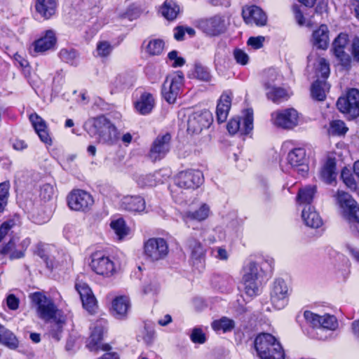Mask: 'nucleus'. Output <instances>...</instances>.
Here are the masks:
<instances>
[{
  "label": "nucleus",
  "mask_w": 359,
  "mask_h": 359,
  "mask_svg": "<svg viewBox=\"0 0 359 359\" xmlns=\"http://www.w3.org/2000/svg\"><path fill=\"white\" fill-rule=\"evenodd\" d=\"M210 215V208L206 203L202 204L197 210H186L181 213V218L185 225L190 227L194 222H201Z\"/></svg>",
  "instance_id": "21"
},
{
  "label": "nucleus",
  "mask_w": 359,
  "mask_h": 359,
  "mask_svg": "<svg viewBox=\"0 0 359 359\" xmlns=\"http://www.w3.org/2000/svg\"><path fill=\"white\" fill-rule=\"evenodd\" d=\"M242 15L244 21L248 25L255 24L262 27L266 25L267 16L266 13L257 6H245L243 8Z\"/></svg>",
  "instance_id": "20"
},
{
  "label": "nucleus",
  "mask_w": 359,
  "mask_h": 359,
  "mask_svg": "<svg viewBox=\"0 0 359 359\" xmlns=\"http://www.w3.org/2000/svg\"><path fill=\"white\" fill-rule=\"evenodd\" d=\"M57 6V0H34L36 13L45 20L50 19L55 14Z\"/></svg>",
  "instance_id": "26"
},
{
  "label": "nucleus",
  "mask_w": 359,
  "mask_h": 359,
  "mask_svg": "<svg viewBox=\"0 0 359 359\" xmlns=\"http://www.w3.org/2000/svg\"><path fill=\"white\" fill-rule=\"evenodd\" d=\"M266 97L274 103H279L289 98L290 94L285 88L276 86L266 90Z\"/></svg>",
  "instance_id": "34"
},
{
  "label": "nucleus",
  "mask_w": 359,
  "mask_h": 359,
  "mask_svg": "<svg viewBox=\"0 0 359 359\" xmlns=\"http://www.w3.org/2000/svg\"><path fill=\"white\" fill-rule=\"evenodd\" d=\"M245 294L249 297L258 294L259 283L258 279H242Z\"/></svg>",
  "instance_id": "46"
},
{
  "label": "nucleus",
  "mask_w": 359,
  "mask_h": 359,
  "mask_svg": "<svg viewBox=\"0 0 359 359\" xmlns=\"http://www.w3.org/2000/svg\"><path fill=\"white\" fill-rule=\"evenodd\" d=\"M90 267L97 275L109 277L116 271L113 259L104 252L97 251L90 257Z\"/></svg>",
  "instance_id": "6"
},
{
  "label": "nucleus",
  "mask_w": 359,
  "mask_h": 359,
  "mask_svg": "<svg viewBox=\"0 0 359 359\" xmlns=\"http://www.w3.org/2000/svg\"><path fill=\"white\" fill-rule=\"evenodd\" d=\"M212 122L211 113L208 110L192 114L188 119L187 130L192 133H199L208 128Z\"/></svg>",
  "instance_id": "17"
},
{
  "label": "nucleus",
  "mask_w": 359,
  "mask_h": 359,
  "mask_svg": "<svg viewBox=\"0 0 359 359\" xmlns=\"http://www.w3.org/2000/svg\"><path fill=\"white\" fill-rule=\"evenodd\" d=\"M348 130L345 123L341 120H333L330 122L327 133L332 136L344 135Z\"/></svg>",
  "instance_id": "41"
},
{
  "label": "nucleus",
  "mask_w": 359,
  "mask_h": 359,
  "mask_svg": "<svg viewBox=\"0 0 359 359\" xmlns=\"http://www.w3.org/2000/svg\"><path fill=\"white\" fill-rule=\"evenodd\" d=\"M110 226L118 236V239H122L128 234L129 229L126 226L125 221L123 219H118L112 221Z\"/></svg>",
  "instance_id": "47"
},
{
  "label": "nucleus",
  "mask_w": 359,
  "mask_h": 359,
  "mask_svg": "<svg viewBox=\"0 0 359 359\" xmlns=\"http://www.w3.org/2000/svg\"><path fill=\"white\" fill-rule=\"evenodd\" d=\"M53 323L50 327V334L57 341L60 340L65 324V318L62 313L59 314L56 319H52Z\"/></svg>",
  "instance_id": "44"
},
{
  "label": "nucleus",
  "mask_w": 359,
  "mask_h": 359,
  "mask_svg": "<svg viewBox=\"0 0 359 359\" xmlns=\"http://www.w3.org/2000/svg\"><path fill=\"white\" fill-rule=\"evenodd\" d=\"M335 159L333 158H328L323 165L320 171V176L326 183L331 184L335 180Z\"/></svg>",
  "instance_id": "35"
},
{
  "label": "nucleus",
  "mask_w": 359,
  "mask_h": 359,
  "mask_svg": "<svg viewBox=\"0 0 359 359\" xmlns=\"http://www.w3.org/2000/svg\"><path fill=\"white\" fill-rule=\"evenodd\" d=\"M113 50V47L106 41H100L97 44L96 53L97 55L101 57H106L110 55Z\"/></svg>",
  "instance_id": "51"
},
{
  "label": "nucleus",
  "mask_w": 359,
  "mask_h": 359,
  "mask_svg": "<svg viewBox=\"0 0 359 359\" xmlns=\"http://www.w3.org/2000/svg\"><path fill=\"white\" fill-rule=\"evenodd\" d=\"M265 38L262 36H252L250 37L248 41V44L255 49L260 48L263 46L264 41Z\"/></svg>",
  "instance_id": "63"
},
{
  "label": "nucleus",
  "mask_w": 359,
  "mask_h": 359,
  "mask_svg": "<svg viewBox=\"0 0 359 359\" xmlns=\"http://www.w3.org/2000/svg\"><path fill=\"white\" fill-rule=\"evenodd\" d=\"M68 207L74 211L85 212L94 203L92 196L81 189L72 191L67 198Z\"/></svg>",
  "instance_id": "11"
},
{
  "label": "nucleus",
  "mask_w": 359,
  "mask_h": 359,
  "mask_svg": "<svg viewBox=\"0 0 359 359\" xmlns=\"http://www.w3.org/2000/svg\"><path fill=\"white\" fill-rule=\"evenodd\" d=\"M56 43L55 34L53 30H47L44 36L36 40L30 47L32 54L43 53L52 49Z\"/></svg>",
  "instance_id": "23"
},
{
  "label": "nucleus",
  "mask_w": 359,
  "mask_h": 359,
  "mask_svg": "<svg viewBox=\"0 0 359 359\" xmlns=\"http://www.w3.org/2000/svg\"><path fill=\"white\" fill-rule=\"evenodd\" d=\"M234 327V321L227 317H222L212 323V327L215 331L222 330L224 332H227L231 331Z\"/></svg>",
  "instance_id": "42"
},
{
  "label": "nucleus",
  "mask_w": 359,
  "mask_h": 359,
  "mask_svg": "<svg viewBox=\"0 0 359 359\" xmlns=\"http://www.w3.org/2000/svg\"><path fill=\"white\" fill-rule=\"evenodd\" d=\"M214 256L215 258L226 261L229 258V254L225 248L222 247H217L213 250Z\"/></svg>",
  "instance_id": "64"
},
{
  "label": "nucleus",
  "mask_w": 359,
  "mask_h": 359,
  "mask_svg": "<svg viewBox=\"0 0 359 359\" xmlns=\"http://www.w3.org/2000/svg\"><path fill=\"white\" fill-rule=\"evenodd\" d=\"M300 114L294 108L276 110L271 114V123L280 128L292 130L301 122Z\"/></svg>",
  "instance_id": "5"
},
{
  "label": "nucleus",
  "mask_w": 359,
  "mask_h": 359,
  "mask_svg": "<svg viewBox=\"0 0 359 359\" xmlns=\"http://www.w3.org/2000/svg\"><path fill=\"white\" fill-rule=\"evenodd\" d=\"M333 197L343 217L351 222L359 223V206L353 197L348 193L340 190H338ZM356 229L359 233V224Z\"/></svg>",
  "instance_id": "4"
},
{
  "label": "nucleus",
  "mask_w": 359,
  "mask_h": 359,
  "mask_svg": "<svg viewBox=\"0 0 359 359\" xmlns=\"http://www.w3.org/2000/svg\"><path fill=\"white\" fill-rule=\"evenodd\" d=\"M120 206L129 212H142L146 204L144 199L140 196L127 195L121 198Z\"/></svg>",
  "instance_id": "27"
},
{
  "label": "nucleus",
  "mask_w": 359,
  "mask_h": 359,
  "mask_svg": "<svg viewBox=\"0 0 359 359\" xmlns=\"http://www.w3.org/2000/svg\"><path fill=\"white\" fill-rule=\"evenodd\" d=\"M289 297V287L282 278L275 280L273 283L270 299L272 305L277 309H283L287 304Z\"/></svg>",
  "instance_id": "12"
},
{
  "label": "nucleus",
  "mask_w": 359,
  "mask_h": 359,
  "mask_svg": "<svg viewBox=\"0 0 359 359\" xmlns=\"http://www.w3.org/2000/svg\"><path fill=\"white\" fill-rule=\"evenodd\" d=\"M316 192L314 186H307L299 190L297 196V202L299 204H310Z\"/></svg>",
  "instance_id": "39"
},
{
  "label": "nucleus",
  "mask_w": 359,
  "mask_h": 359,
  "mask_svg": "<svg viewBox=\"0 0 359 359\" xmlns=\"http://www.w3.org/2000/svg\"><path fill=\"white\" fill-rule=\"evenodd\" d=\"M316 70L323 78L328 77L330 74L329 63L324 58H318L317 61Z\"/></svg>",
  "instance_id": "53"
},
{
  "label": "nucleus",
  "mask_w": 359,
  "mask_h": 359,
  "mask_svg": "<svg viewBox=\"0 0 359 359\" xmlns=\"http://www.w3.org/2000/svg\"><path fill=\"white\" fill-rule=\"evenodd\" d=\"M111 83L116 88L130 86L132 85V81L128 79L126 74H119L116 75L111 81Z\"/></svg>",
  "instance_id": "55"
},
{
  "label": "nucleus",
  "mask_w": 359,
  "mask_h": 359,
  "mask_svg": "<svg viewBox=\"0 0 359 359\" xmlns=\"http://www.w3.org/2000/svg\"><path fill=\"white\" fill-rule=\"evenodd\" d=\"M144 255L150 262L163 259L168 254V245L162 238H151L144 243Z\"/></svg>",
  "instance_id": "7"
},
{
  "label": "nucleus",
  "mask_w": 359,
  "mask_h": 359,
  "mask_svg": "<svg viewBox=\"0 0 359 359\" xmlns=\"http://www.w3.org/2000/svg\"><path fill=\"white\" fill-rule=\"evenodd\" d=\"M254 344L260 359H285L281 344L272 334L261 333L256 337Z\"/></svg>",
  "instance_id": "2"
},
{
  "label": "nucleus",
  "mask_w": 359,
  "mask_h": 359,
  "mask_svg": "<svg viewBox=\"0 0 359 359\" xmlns=\"http://www.w3.org/2000/svg\"><path fill=\"white\" fill-rule=\"evenodd\" d=\"M160 12L167 20H173L180 13V7L173 0H165L161 7Z\"/></svg>",
  "instance_id": "37"
},
{
  "label": "nucleus",
  "mask_w": 359,
  "mask_h": 359,
  "mask_svg": "<svg viewBox=\"0 0 359 359\" xmlns=\"http://www.w3.org/2000/svg\"><path fill=\"white\" fill-rule=\"evenodd\" d=\"M10 184L8 182L0 183V212L7 205L9 197Z\"/></svg>",
  "instance_id": "50"
},
{
  "label": "nucleus",
  "mask_w": 359,
  "mask_h": 359,
  "mask_svg": "<svg viewBox=\"0 0 359 359\" xmlns=\"http://www.w3.org/2000/svg\"><path fill=\"white\" fill-rule=\"evenodd\" d=\"M341 177L344 184L349 188H354L355 183L354 179L348 169H343L341 173Z\"/></svg>",
  "instance_id": "59"
},
{
  "label": "nucleus",
  "mask_w": 359,
  "mask_h": 359,
  "mask_svg": "<svg viewBox=\"0 0 359 359\" xmlns=\"http://www.w3.org/2000/svg\"><path fill=\"white\" fill-rule=\"evenodd\" d=\"M59 56L62 60L71 65H76L79 62V54L72 48H62L59 53Z\"/></svg>",
  "instance_id": "45"
},
{
  "label": "nucleus",
  "mask_w": 359,
  "mask_h": 359,
  "mask_svg": "<svg viewBox=\"0 0 359 359\" xmlns=\"http://www.w3.org/2000/svg\"><path fill=\"white\" fill-rule=\"evenodd\" d=\"M29 298L36 307L37 316L46 320L56 319L62 312L57 309L53 300L47 297L42 292H35L29 294Z\"/></svg>",
  "instance_id": "3"
},
{
  "label": "nucleus",
  "mask_w": 359,
  "mask_h": 359,
  "mask_svg": "<svg viewBox=\"0 0 359 359\" xmlns=\"http://www.w3.org/2000/svg\"><path fill=\"white\" fill-rule=\"evenodd\" d=\"M338 109L351 118L359 116V90L351 88L346 95L341 96L337 102Z\"/></svg>",
  "instance_id": "8"
},
{
  "label": "nucleus",
  "mask_w": 359,
  "mask_h": 359,
  "mask_svg": "<svg viewBox=\"0 0 359 359\" xmlns=\"http://www.w3.org/2000/svg\"><path fill=\"white\" fill-rule=\"evenodd\" d=\"M203 182V175L199 170L189 169L180 172L175 177L177 187L184 189H196Z\"/></svg>",
  "instance_id": "10"
},
{
  "label": "nucleus",
  "mask_w": 359,
  "mask_h": 359,
  "mask_svg": "<svg viewBox=\"0 0 359 359\" xmlns=\"http://www.w3.org/2000/svg\"><path fill=\"white\" fill-rule=\"evenodd\" d=\"M25 249L16 245L15 240L11 239L0 250V254L8 256L11 259H19L24 256Z\"/></svg>",
  "instance_id": "33"
},
{
  "label": "nucleus",
  "mask_w": 359,
  "mask_h": 359,
  "mask_svg": "<svg viewBox=\"0 0 359 359\" xmlns=\"http://www.w3.org/2000/svg\"><path fill=\"white\" fill-rule=\"evenodd\" d=\"M0 343L12 350L16 349L19 346L16 336L3 326H0Z\"/></svg>",
  "instance_id": "36"
},
{
  "label": "nucleus",
  "mask_w": 359,
  "mask_h": 359,
  "mask_svg": "<svg viewBox=\"0 0 359 359\" xmlns=\"http://www.w3.org/2000/svg\"><path fill=\"white\" fill-rule=\"evenodd\" d=\"M94 126L97 130L100 142L111 144L118 140L116 127L106 117H97L94 121Z\"/></svg>",
  "instance_id": "9"
},
{
  "label": "nucleus",
  "mask_w": 359,
  "mask_h": 359,
  "mask_svg": "<svg viewBox=\"0 0 359 359\" xmlns=\"http://www.w3.org/2000/svg\"><path fill=\"white\" fill-rule=\"evenodd\" d=\"M155 106L154 95L149 92L142 93L135 102V110L141 115L150 114Z\"/></svg>",
  "instance_id": "28"
},
{
  "label": "nucleus",
  "mask_w": 359,
  "mask_h": 359,
  "mask_svg": "<svg viewBox=\"0 0 359 359\" xmlns=\"http://www.w3.org/2000/svg\"><path fill=\"white\" fill-rule=\"evenodd\" d=\"M191 339L194 343L203 344L205 341V337L201 329L194 328L191 334Z\"/></svg>",
  "instance_id": "60"
},
{
  "label": "nucleus",
  "mask_w": 359,
  "mask_h": 359,
  "mask_svg": "<svg viewBox=\"0 0 359 359\" xmlns=\"http://www.w3.org/2000/svg\"><path fill=\"white\" fill-rule=\"evenodd\" d=\"M199 27L209 36H217L225 32L226 23L224 16L217 15L201 20Z\"/></svg>",
  "instance_id": "18"
},
{
  "label": "nucleus",
  "mask_w": 359,
  "mask_h": 359,
  "mask_svg": "<svg viewBox=\"0 0 359 359\" xmlns=\"http://www.w3.org/2000/svg\"><path fill=\"white\" fill-rule=\"evenodd\" d=\"M302 217L305 224L311 228H319L323 224L320 216L313 207H305L302 210Z\"/></svg>",
  "instance_id": "31"
},
{
  "label": "nucleus",
  "mask_w": 359,
  "mask_h": 359,
  "mask_svg": "<svg viewBox=\"0 0 359 359\" xmlns=\"http://www.w3.org/2000/svg\"><path fill=\"white\" fill-rule=\"evenodd\" d=\"M170 141L171 136L169 133L157 136L150 147L149 158L156 162L165 158L170 150Z\"/></svg>",
  "instance_id": "13"
},
{
  "label": "nucleus",
  "mask_w": 359,
  "mask_h": 359,
  "mask_svg": "<svg viewBox=\"0 0 359 359\" xmlns=\"http://www.w3.org/2000/svg\"><path fill=\"white\" fill-rule=\"evenodd\" d=\"M15 226L13 220H8L2 223L0 226V242L8 233L10 230Z\"/></svg>",
  "instance_id": "61"
},
{
  "label": "nucleus",
  "mask_w": 359,
  "mask_h": 359,
  "mask_svg": "<svg viewBox=\"0 0 359 359\" xmlns=\"http://www.w3.org/2000/svg\"><path fill=\"white\" fill-rule=\"evenodd\" d=\"M288 163L294 168L299 175L304 177L309 168L306 164V151L303 148H295L287 155Z\"/></svg>",
  "instance_id": "19"
},
{
  "label": "nucleus",
  "mask_w": 359,
  "mask_h": 359,
  "mask_svg": "<svg viewBox=\"0 0 359 359\" xmlns=\"http://www.w3.org/2000/svg\"><path fill=\"white\" fill-rule=\"evenodd\" d=\"M329 88L330 86L325 81H316L311 87V95L314 99L322 101Z\"/></svg>",
  "instance_id": "40"
},
{
  "label": "nucleus",
  "mask_w": 359,
  "mask_h": 359,
  "mask_svg": "<svg viewBox=\"0 0 359 359\" xmlns=\"http://www.w3.org/2000/svg\"><path fill=\"white\" fill-rule=\"evenodd\" d=\"M187 244L191 252V258L194 262H201L204 259L205 249L198 241L191 238Z\"/></svg>",
  "instance_id": "38"
},
{
  "label": "nucleus",
  "mask_w": 359,
  "mask_h": 359,
  "mask_svg": "<svg viewBox=\"0 0 359 359\" xmlns=\"http://www.w3.org/2000/svg\"><path fill=\"white\" fill-rule=\"evenodd\" d=\"M14 59L19 64V65L22 68H23L25 75L28 76L27 74H29V67L28 61L18 53H15L14 55Z\"/></svg>",
  "instance_id": "62"
},
{
  "label": "nucleus",
  "mask_w": 359,
  "mask_h": 359,
  "mask_svg": "<svg viewBox=\"0 0 359 359\" xmlns=\"http://www.w3.org/2000/svg\"><path fill=\"white\" fill-rule=\"evenodd\" d=\"M233 56L237 63L245 65L248 63L249 56L241 49H236L233 51Z\"/></svg>",
  "instance_id": "57"
},
{
  "label": "nucleus",
  "mask_w": 359,
  "mask_h": 359,
  "mask_svg": "<svg viewBox=\"0 0 359 359\" xmlns=\"http://www.w3.org/2000/svg\"><path fill=\"white\" fill-rule=\"evenodd\" d=\"M75 289L80 295L83 308L88 313H95L97 309V301L88 285L77 278L75 282Z\"/></svg>",
  "instance_id": "14"
},
{
  "label": "nucleus",
  "mask_w": 359,
  "mask_h": 359,
  "mask_svg": "<svg viewBox=\"0 0 359 359\" xmlns=\"http://www.w3.org/2000/svg\"><path fill=\"white\" fill-rule=\"evenodd\" d=\"M168 59L172 62L171 66L173 67H182L185 63L183 57H179L176 50H172L168 53Z\"/></svg>",
  "instance_id": "58"
},
{
  "label": "nucleus",
  "mask_w": 359,
  "mask_h": 359,
  "mask_svg": "<svg viewBox=\"0 0 359 359\" xmlns=\"http://www.w3.org/2000/svg\"><path fill=\"white\" fill-rule=\"evenodd\" d=\"M282 80L281 76L274 69H269L265 72V90L269 88V86H276V82H280Z\"/></svg>",
  "instance_id": "48"
},
{
  "label": "nucleus",
  "mask_w": 359,
  "mask_h": 359,
  "mask_svg": "<svg viewBox=\"0 0 359 359\" xmlns=\"http://www.w3.org/2000/svg\"><path fill=\"white\" fill-rule=\"evenodd\" d=\"M183 76L175 75L167 76L162 88V94L168 103H174L180 94Z\"/></svg>",
  "instance_id": "16"
},
{
  "label": "nucleus",
  "mask_w": 359,
  "mask_h": 359,
  "mask_svg": "<svg viewBox=\"0 0 359 359\" xmlns=\"http://www.w3.org/2000/svg\"><path fill=\"white\" fill-rule=\"evenodd\" d=\"M304 316L306 322L313 328V337L320 340L327 339L330 335L327 332L334 331L339 326L336 317L332 315L324 314L320 316L311 311H306Z\"/></svg>",
  "instance_id": "1"
},
{
  "label": "nucleus",
  "mask_w": 359,
  "mask_h": 359,
  "mask_svg": "<svg viewBox=\"0 0 359 359\" xmlns=\"http://www.w3.org/2000/svg\"><path fill=\"white\" fill-rule=\"evenodd\" d=\"M348 42V35L345 33H340L332 43L334 54L344 67H348L351 61L350 55L344 51Z\"/></svg>",
  "instance_id": "22"
},
{
  "label": "nucleus",
  "mask_w": 359,
  "mask_h": 359,
  "mask_svg": "<svg viewBox=\"0 0 359 359\" xmlns=\"http://www.w3.org/2000/svg\"><path fill=\"white\" fill-rule=\"evenodd\" d=\"M138 183L141 186H154L156 184V174L142 175L138 179Z\"/></svg>",
  "instance_id": "56"
},
{
  "label": "nucleus",
  "mask_w": 359,
  "mask_h": 359,
  "mask_svg": "<svg viewBox=\"0 0 359 359\" xmlns=\"http://www.w3.org/2000/svg\"><path fill=\"white\" fill-rule=\"evenodd\" d=\"M29 121L40 140L45 144H51L52 140L46 121L36 113L30 114Z\"/></svg>",
  "instance_id": "25"
},
{
  "label": "nucleus",
  "mask_w": 359,
  "mask_h": 359,
  "mask_svg": "<svg viewBox=\"0 0 359 359\" xmlns=\"http://www.w3.org/2000/svg\"><path fill=\"white\" fill-rule=\"evenodd\" d=\"M130 307V300L127 297H117L112 302L111 313L116 318L122 319L126 316Z\"/></svg>",
  "instance_id": "29"
},
{
  "label": "nucleus",
  "mask_w": 359,
  "mask_h": 359,
  "mask_svg": "<svg viewBox=\"0 0 359 359\" xmlns=\"http://www.w3.org/2000/svg\"><path fill=\"white\" fill-rule=\"evenodd\" d=\"M231 104V96L228 93H223L217 106L216 114L217 121L223 123L226 121Z\"/></svg>",
  "instance_id": "32"
},
{
  "label": "nucleus",
  "mask_w": 359,
  "mask_h": 359,
  "mask_svg": "<svg viewBox=\"0 0 359 359\" xmlns=\"http://www.w3.org/2000/svg\"><path fill=\"white\" fill-rule=\"evenodd\" d=\"M194 74L196 79L203 81H209L211 78V75L208 68L200 65H196L195 66Z\"/></svg>",
  "instance_id": "52"
},
{
  "label": "nucleus",
  "mask_w": 359,
  "mask_h": 359,
  "mask_svg": "<svg viewBox=\"0 0 359 359\" xmlns=\"http://www.w3.org/2000/svg\"><path fill=\"white\" fill-rule=\"evenodd\" d=\"M330 31L326 25H321L313 29L311 35V42L312 45L318 49L326 50L329 46Z\"/></svg>",
  "instance_id": "24"
},
{
  "label": "nucleus",
  "mask_w": 359,
  "mask_h": 359,
  "mask_svg": "<svg viewBox=\"0 0 359 359\" xmlns=\"http://www.w3.org/2000/svg\"><path fill=\"white\" fill-rule=\"evenodd\" d=\"M229 133L233 135L238 132L242 134L249 133L253 128V112L248 109L245 110L244 116L233 118L226 126Z\"/></svg>",
  "instance_id": "15"
},
{
  "label": "nucleus",
  "mask_w": 359,
  "mask_h": 359,
  "mask_svg": "<svg viewBox=\"0 0 359 359\" xmlns=\"http://www.w3.org/2000/svg\"><path fill=\"white\" fill-rule=\"evenodd\" d=\"M103 334V329L102 327H95L92 332L88 339L87 346L91 351H97L98 350L108 351L110 349L109 344H102V337Z\"/></svg>",
  "instance_id": "30"
},
{
  "label": "nucleus",
  "mask_w": 359,
  "mask_h": 359,
  "mask_svg": "<svg viewBox=\"0 0 359 359\" xmlns=\"http://www.w3.org/2000/svg\"><path fill=\"white\" fill-rule=\"evenodd\" d=\"M259 268L257 263L248 262L243 268V279H258Z\"/></svg>",
  "instance_id": "49"
},
{
  "label": "nucleus",
  "mask_w": 359,
  "mask_h": 359,
  "mask_svg": "<svg viewBox=\"0 0 359 359\" xmlns=\"http://www.w3.org/2000/svg\"><path fill=\"white\" fill-rule=\"evenodd\" d=\"M164 41L159 39H152L145 45L146 51L151 55H158L164 49Z\"/></svg>",
  "instance_id": "43"
},
{
  "label": "nucleus",
  "mask_w": 359,
  "mask_h": 359,
  "mask_svg": "<svg viewBox=\"0 0 359 359\" xmlns=\"http://www.w3.org/2000/svg\"><path fill=\"white\" fill-rule=\"evenodd\" d=\"M54 188L50 184H43L40 189L39 196L44 201H49L53 198Z\"/></svg>",
  "instance_id": "54"
}]
</instances>
